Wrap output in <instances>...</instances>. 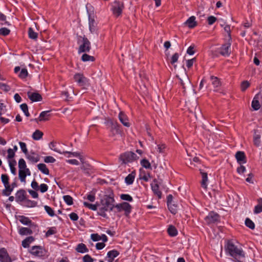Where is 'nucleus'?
<instances>
[{
  "mask_svg": "<svg viewBox=\"0 0 262 262\" xmlns=\"http://www.w3.org/2000/svg\"><path fill=\"white\" fill-rule=\"evenodd\" d=\"M114 202L113 193L111 192L109 194L104 195L101 200L100 204H99L98 214L103 217H106V212L112 211L114 208H115Z\"/></svg>",
  "mask_w": 262,
  "mask_h": 262,
  "instance_id": "1",
  "label": "nucleus"
},
{
  "mask_svg": "<svg viewBox=\"0 0 262 262\" xmlns=\"http://www.w3.org/2000/svg\"><path fill=\"white\" fill-rule=\"evenodd\" d=\"M230 256L234 262H244L245 260V253L236 239L230 238Z\"/></svg>",
  "mask_w": 262,
  "mask_h": 262,
  "instance_id": "2",
  "label": "nucleus"
},
{
  "mask_svg": "<svg viewBox=\"0 0 262 262\" xmlns=\"http://www.w3.org/2000/svg\"><path fill=\"white\" fill-rule=\"evenodd\" d=\"M77 42L79 45L78 53L89 52L91 50V42L85 36H78Z\"/></svg>",
  "mask_w": 262,
  "mask_h": 262,
  "instance_id": "3",
  "label": "nucleus"
},
{
  "mask_svg": "<svg viewBox=\"0 0 262 262\" xmlns=\"http://www.w3.org/2000/svg\"><path fill=\"white\" fill-rule=\"evenodd\" d=\"M138 158L134 152L126 151L120 155L119 160L122 162V164H126L133 162Z\"/></svg>",
  "mask_w": 262,
  "mask_h": 262,
  "instance_id": "4",
  "label": "nucleus"
},
{
  "mask_svg": "<svg viewBox=\"0 0 262 262\" xmlns=\"http://www.w3.org/2000/svg\"><path fill=\"white\" fill-rule=\"evenodd\" d=\"M204 220L207 224L209 225H213L220 221V216L217 213L212 211L209 213Z\"/></svg>",
  "mask_w": 262,
  "mask_h": 262,
  "instance_id": "5",
  "label": "nucleus"
},
{
  "mask_svg": "<svg viewBox=\"0 0 262 262\" xmlns=\"http://www.w3.org/2000/svg\"><path fill=\"white\" fill-rule=\"evenodd\" d=\"M115 208H117L118 211H125V214L127 216L131 212L132 207L128 203L123 202L122 203L118 204L115 205Z\"/></svg>",
  "mask_w": 262,
  "mask_h": 262,
  "instance_id": "6",
  "label": "nucleus"
},
{
  "mask_svg": "<svg viewBox=\"0 0 262 262\" xmlns=\"http://www.w3.org/2000/svg\"><path fill=\"white\" fill-rule=\"evenodd\" d=\"M124 8L123 3L122 2L115 1L112 6L113 14L116 16H119Z\"/></svg>",
  "mask_w": 262,
  "mask_h": 262,
  "instance_id": "7",
  "label": "nucleus"
},
{
  "mask_svg": "<svg viewBox=\"0 0 262 262\" xmlns=\"http://www.w3.org/2000/svg\"><path fill=\"white\" fill-rule=\"evenodd\" d=\"M29 252L32 255L38 257L44 256L46 254V250L39 246L32 247Z\"/></svg>",
  "mask_w": 262,
  "mask_h": 262,
  "instance_id": "8",
  "label": "nucleus"
},
{
  "mask_svg": "<svg viewBox=\"0 0 262 262\" xmlns=\"http://www.w3.org/2000/svg\"><path fill=\"white\" fill-rule=\"evenodd\" d=\"M74 79L81 86H85L88 82V79L80 73L76 74L74 76Z\"/></svg>",
  "mask_w": 262,
  "mask_h": 262,
  "instance_id": "9",
  "label": "nucleus"
},
{
  "mask_svg": "<svg viewBox=\"0 0 262 262\" xmlns=\"http://www.w3.org/2000/svg\"><path fill=\"white\" fill-rule=\"evenodd\" d=\"M150 185L154 194L157 195L159 199H160L161 198L162 192L159 190V186L157 180L154 179Z\"/></svg>",
  "mask_w": 262,
  "mask_h": 262,
  "instance_id": "10",
  "label": "nucleus"
},
{
  "mask_svg": "<svg viewBox=\"0 0 262 262\" xmlns=\"http://www.w3.org/2000/svg\"><path fill=\"white\" fill-rule=\"evenodd\" d=\"M0 261L11 262V259L9 256L7 251L4 248L0 249Z\"/></svg>",
  "mask_w": 262,
  "mask_h": 262,
  "instance_id": "11",
  "label": "nucleus"
},
{
  "mask_svg": "<svg viewBox=\"0 0 262 262\" xmlns=\"http://www.w3.org/2000/svg\"><path fill=\"white\" fill-rule=\"evenodd\" d=\"M118 118L122 124L126 127H129L130 125L128 121V119L126 115L123 112H120L118 115Z\"/></svg>",
  "mask_w": 262,
  "mask_h": 262,
  "instance_id": "12",
  "label": "nucleus"
},
{
  "mask_svg": "<svg viewBox=\"0 0 262 262\" xmlns=\"http://www.w3.org/2000/svg\"><path fill=\"white\" fill-rule=\"evenodd\" d=\"M27 96L32 102L40 101L42 100L41 95L38 93L28 92L27 93Z\"/></svg>",
  "mask_w": 262,
  "mask_h": 262,
  "instance_id": "13",
  "label": "nucleus"
},
{
  "mask_svg": "<svg viewBox=\"0 0 262 262\" xmlns=\"http://www.w3.org/2000/svg\"><path fill=\"white\" fill-rule=\"evenodd\" d=\"M51 117L50 111H43L42 112L38 118L35 119L36 122L38 121H46L48 120Z\"/></svg>",
  "mask_w": 262,
  "mask_h": 262,
  "instance_id": "14",
  "label": "nucleus"
},
{
  "mask_svg": "<svg viewBox=\"0 0 262 262\" xmlns=\"http://www.w3.org/2000/svg\"><path fill=\"white\" fill-rule=\"evenodd\" d=\"M27 158L31 162L35 163L38 162L40 160L39 156L34 152H31L30 154H27Z\"/></svg>",
  "mask_w": 262,
  "mask_h": 262,
  "instance_id": "15",
  "label": "nucleus"
},
{
  "mask_svg": "<svg viewBox=\"0 0 262 262\" xmlns=\"http://www.w3.org/2000/svg\"><path fill=\"white\" fill-rule=\"evenodd\" d=\"M200 173L202 176L201 186L204 189H206L208 181L207 173L201 169H200Z\"/></svg>",
  "mask_w": 262,
  "mask_h": 262,
  "instance_id": "16",
  "label": "nucleus"
},
{
  "mask_svg": "<svg viewBox=\"0 0 262 262\" xmlns=\"http://www.w3.org/2000/svg\"><path fill=\"white\" fill-rule=\"evenodd\" d=\"M26 191L24 189H20L17 191L16 193V201L21 202L26 200Z\"/></svg>",
  "mask_w": 262,
  "mask_h": 262,
  "instance_id": "17",
  "label": "nucleus"
},
{
  "mask_svg": "<svg viewBox=\"0 0 262 262\" xmlns=\"http://www.w3.org/2000/svg\"><path fill=\"white\" fill-rule=\"evenodd\" d=\"M235 158L237 161L240 164L245 163L246 162V157L243 151H237L235 154Z\"/></svg>",
  "mask_w": 262,
  "mask_h": 262,
  "instance_id": "18",
  "label": "nucleus"
},
{
  "mask_svg": "<svg viewBox=\"0 0 262 262\" xmlns=\"http://www.w3.org/2000/svg\"><path fill=\"white\" fill-rule=\"evenodd\" d=\"M189 28H193L196 26V22L195 21V17L194 16L190 17L184 23Z\"/></svg>",
  "mask_w": 262,
  "mask_h": 262,
  "instance_id": "19",
  "label": "nucleus"
},
{
  "mask_svg": "<svg viewBox=\"0 0 262 262\" xmlns=\"http://www.w3.org/2000/svg\"><path fill=\"white\" fill-rule=\"evenodd\" d=\"M82 165L80 167L81 169L86 173H89L90 171L92 170V166L88 163H86L83 158V162H81Z\"/></svg>",
  "mask_w": 262,
  "mask_h": 262,
  "instance_id": "20",
  "label": "nucleus"
},
{
  "mask_svg": "<svg viewBox=\"0 0 262 262\" xmlns=\"http://www.w3.org/2000/svg\"><path fill=\"white\" fill-rule=\"evenodd\" d=\"M34 241V238L33 236H29L26 237L24 240L22 241V246L27 248L29 247L30 245Z\"/></svg>",
  "mask_w": 262,
  "mask_h": 262,
  "instance_id": "21",
  "label": "nucleus"
},
{
  "mask_svg": "<svg viewBox=\"0 0 262 262\" xmlns=\"http://www.w3.org/2000/svg\"><path fill=\"white\" fill-rule=\"evenodd\" d=\"M89 29L91 33H94L96 31L97 24L95 19L91 17H89Z\"/></svg>",
  "mask_w": 262,
  "mask_h": 262,
  "instance_id": "22",
  "label": "nucleus"
},
{
  "mask_svg": "<svg viewBox=\"0 0 262 262\" xmlns=\"http://www.w3.org/2000/svg\"><path fill=\"white\" fill-rule=\"evenodd\" d=\"M260 103L256 95L253 98L251 103V106L254 111L258 110L260 107Z\"/></svg>",
  "mask_w": 262,
  "mask_h": 262,
  "instance_id": "23",
  "label": "nucleus"
},
{
  "mask_svg": "<svg viewBox=\"0 0 262 262\" xmlns=\"http://www.w3.org/2000/svg\"><path fill=\"white\" fill-rule=\"evenodd\" d=\"M68 154L69 155L68 156V157H78L79 158V160H80L81 162H83V157L81 155V154L79 152H70V151H64V154Z\"/></svg>",
  "mask_w": 262,
  "mask_h": 262,
  "instance_id": "24",
  "label": "nucleus"
},
{
  "mask_svg": "<svg viewBox=\"0 0 262 262\" xmlns=\"http://www.w3.org/2000/svg\"><path fill=\"white\" fill-rule=\"evenodd\" d=\"M135 178V172L133 171L132 173L129 174L125 179V182L127 185H130L133 184Z\"/></svg>",
  "mask_w": 262,
  "mask_h": 262,
  "instance_id": "25",
  "label": "nucleus"
},
{
  "mask_svg": "<svg viewBox=\"0 0 262 262\" xmlns=\"http://www.w3.org/2000/svg\"><path fill=\"white\" fill-rule=\"evenodd\" d=\"M229 48V43H226L222 46L220 49V53L223 56H228V49Z\"/></svg>",
  "mask_w": 262,
  "mask_h": 262,
  "instance_id": "26",
  "label": "nucleus"
},
{
  "mask_svg": "<svg viewBox=\"0 0 262 262\" xmlns=\"http://www.w3.org/2000/svg\"><path fill=\"white\" fill-rule=\"evenodd\" d=\"M38 169L43 174L46 175L49 174V170L47 167L46 164L43 163H40L37 165Z\"/></svg>",
  "mask_w": 262,
  "mask_h": 262,
  "instance_id": "27",
  "label": "nucleus"
},
{
  "mask_svg": "<svg viewBox=\"0 0 262 262\" xmlns=\"http://www.w3.org/2000/svg\"><path fill=\"white\" fill-rule=\"evenodd\" d=\"M18 233L21 235H27L31 234L32 233V231L28 228L21 227L19 229Z\"/></svg>",
  "mask_w": 262,
  "mask_h": 262,
  "instance_id": "28",
  "label": "nucleus"
},
{
  "mask_svg": "<svg viewBox=\"0 0 262 262\" xmlns=\"http://www.w3.org/2000/svg\"><path fill=\"white\" fill-rule=\"evenodd\" d=\"M180 83L182 85L183 89H184V92L185 91L186 86H189L191 85L190 81L189 78L187 77H185L184 80L180 79Z\"/></svg>",
  "mask_w": 262,
  "mask_h": 262,
  "instance_id": "29",
  "label": "nucleus"
},
{
  "mask_svg": "<svg viewBox=\"0 0 262 262\" xmlns=\"http://www.w3.org/2000/svg\"><path fill=\"white\" fill-rule=\"evenodd\" d=\"M76 250L78 252L81 253L88 252V249L86 248V246L82 243L78 244Z\"/></svg>",
  "mask_w": 262,
  "mask_h": 262,
  "instance_id": "30",
  "label": "nucleus"
},
{
  "mask_svg": "<svg viewBox=\"0 0 262 262\" xmlns=\"http://www.w3.org/2000/svg\"><path fill=\"white\" fill-rule=\"evenodd\" d=\"M258 204L255 206L254 213L258 214L262 212V199L259 198L258 200Z\"/></svg>",
  "mask_w": 262,
  "mask_h": 262,
  "instance_id": "31",
  "label": "nucleus"
},
{
  "mask_svg": "<svg viewBox=\"0 0 262 262\" xmlns=\"http://www.w3.org/2000/svg\"><path fill=\"white\" fill-rule=\"evenodd\" d=\"M5 189L3 190V194L6 196H9L13 190V188L9 184L4 185Z\"/></svg>",
  "mask_w": 262,
  "mask_h": 262,
  "instance_id": "32",
  "label": "nucleus"
},
{
  "mask_svg": "<svg viewBox=\"0 0 262 262\" xmlns=\"http://www.w3.org/2000/svg\"><path fill=\"white\" fill-rule=\"evenodd\" d=\"M210 80L212 85L214 88L219 87L221 84L220 80L216 77L213 76H210Z\"/></svg>",
  "mask_w": 262,
  "mask_h": 262,
  "instance_id": "33",
  "label": "nucleus"
},
{
  "mask_svg": "<svg viewBox=\"0 0 262 262\" xmlns=\"http://www.w3.org/2000/svg\"><path fill=\"white\" fill-rule=\"evenodd\" d=\"M19 221L25 225H30L32 224V221L28 217L25 216H19Z\"/></svg>",
  "mask_w": 262,
  "mask_h": 262,
  "instance_id": "34",
  "label": "nucleus"
},
{
  "mask_svg": "<svg viewBox=\"0 0 262 262\" xmlns=\"http://www.w3.org/2000/svg\"><path fill=\"white\" fill-rule=\"evenodd\" d=\"M168 233L171 236H176L178 234V231L176 228L172 225L169 226L167 229Z\"/></svg>",
  "mask_w": 262,
  "mask_h": 262,
  "instance_id": "35",
  "label": "nucleus"
},
{
  "mask_svg": "<svg viewBox=\"0 0 262 262\" xmlns=\"http://www.w3.org/2000/svg\"><path fill=\"white\" fill-rule=\"evenodd\" d=\"M81 60L84 61H94L95 58L94 56L89 55L86 53L83 54L81 57Z\"/></svg>",
  "mask_w": 262,
  "mask_h": 262,
  "instance_id": "36",
  "label": "nucleus"
},
{
  "mask_svg": "<svg viewBox=\"0 0 262 262\" xmlns=\"http://www.w3.org/2000/svg\"><path fill=\"white\" fill-rule=\"evenodd\" d=\"M119 254V253L118 251L113 250L108 252L107 255L109 258H111L112 260H114V259L118 256Z\"/></svg>",
  "mask_w": 262,
  "mask_h": 262,
  "instance_id": "37",
  "label": "nucleus"
},
{
  "mask_svg": "<svg viewBox=\"0 0 262 262\" xmlns=\"http://www.w3.org/2000/svg\"><path fill=\"white\" fill-rule=\"evenodd\" d=\"M83 205L85 207L93 211L97 210L98 207H99V204H92L86 202H84Z\"/></svg>",
  "mask_w": 262,
  "mask_h": 262,
  "instance_id": "38",
  "label": "nucleus"
},
{
  "mask_svg": "<svg viewBox=\"0 0 262 262\" xmlns=\"http://www.w3.org/2000/svg\"><path fill=\"white\" fill-rule=\"evenodd\" d=\"M29 37L33 39H36L38 37V33L34 32L32 28H29L28 30Z\"/></svg>",
  "mask_w": 262,
  "mask_h": 262,
  "instance_id": "39",
  "label": "nucleus"
},
{
  "mask_svg": "<svg viewBox=\"0 0 262 262\" xmlns=\"http://www.w3.org/2000/svg\"><path fill=\"white\" fill-rule=\"evenodd\" d=\"M168 208L171 213L175 214L178 211V206L176 204L172 203L167 205Z\"/></svg>",
  "mask_w": 262,
  "mask_h": 262,
  "instance_id": "40",
  "label": "nucleus"
},
{
  "mask_svg": "<svg viewBox=\"0 0 262 262\" xmlns=\"http://www.w3.org/2000/svg\"><path fill=\"white\" fill-rule=\"evenodd\" d=\"M245 225L247 227L251 229L255 228V224L249 218H247L245 220Z\"/></svg>",
  "mask_w": 262,
  "mask_h": 262,
  "instance_id": "41",
  "label": "nucleus"
},
{
  "mask_svg": "<svg viewBox=\"0 0 262 262\" xmlns=\"http://www.w3.org/2000/svg\"><path fill=\"white\" fill-rule=\"evenodd\" d=\"M19 178L21 182H25L26 174L24 169L19 170L18 171Z\"/></svg>",
  "mask_w": 262,
  "mask_h": 262,
  "instance_id": "42",
  "label": "nucleus"
},
{
  "mask_svg": "<svg viewBox=\"0 0 262 262\" xmlns=\"http://www.w3.org/2000/svg\"><path fill=\"white\" fill-rule=\"evenodd\" d=\"M49 146H50V148L52 150H54V151H56V152H58V153H59V154H64V151H62L61 150H59V149H58L56 147V144H55V143H54V142H51V143H50V144H49Z\"/></svg>",
  "mask_w": 262,
  "mask_h": 262,
  "instance_id": "43",
  "label": "nucleus"
},
{
  "mask_svg": "<svg viewBox=\"0 0 262 262\" xmlns=\"http://www.w3.org/2000/svg\"><path fill=\"white\" fill-rule=\"evenodd\" d=\"M250 85V83L246 80L242 82L241 84V89L242 92L245 91Z\"/></svg>",
  "mask_w": 262,
  "mask_h": 262,
  "instance_id": "44",
  "label": "nucleus"
},
{
  "mask_svg": "<svg viewBox=\"0 0 262 262\" xmlns=\"http://www.w3.org/2000/svg\"><path fill=\"white\" fill-rule=\"evenodd\" d=\"M110 124L111 125L112 129L116 130V131H118L121 129V126L117 122L111 121Z\"/></svg>",
  "mask_w": 262,
  "mask_h": 262,
  "instance_id": "45",
  "label": "nucleus"
},
{
  "mask_svg": "<svg viewBox=\"0 0 262 262\" xmlns=\"http://www.w3.org/2000/svg\"><path fill=\"white\" fill-rule=\"evenodd\" d=\"M149 178H150V175L148 173L143 172L140 174V179L144 180L145 182H148Z\"/></svg>",
  "mask_w": 262,
  "mask_h": 262,
  "instance_id": "46",
  "label": "nucleus"
},
{
  "mask_svg": "<svg viewBox=\"0 0 262 262\" xmlns=\"http://www.w3.org/2000/svg\"><path fill=\"white\" fill-rule=\"evenodd\" d=\"M20 107L21 110L23 111L24 114L27 117H29L30 116V114L28 111V105L26 103H23L20 105Z\"/></svg>",
  "mask_w": 262,
  "mask_h": 262,
  "instance_id": "47",
  "label": "nucleus"
},
{
  "mask_svg": "<svg viewBox=\"0 0 262 262\" xmlns=\"http://www.w3.org/2000/svg\"><path fill=\"white\" fill-rule=\"evenodd\" d=\"M45 210L47 212V213L50 216H54L55 215L54 211L53 210V209L50 207V206H48L47 205H45L44 206Z\"/></svg>",
  "mask_w": 262,
  "mask_h": 262,
  "instance_id": "48",
  "label": "nucleus"
},
{
  "mask_svg": "<svg viewBox=\"0 0 262 262\" xmlns=\"http://www.w3.org/2000/svg\"><path fill=\"white\" fill-rule=\"evenodd\" d=\"M260 136L259 135L255 134L253 137V142L255 145L258 146L260 143Z\"/></svg>",
  "mask_w": 262,
  "mask_h": 262,
  "instance_id": "49",
  "label": "nucleus"
},
{
  "mask_svg": "<svg viewBox=\"0 0 262 262\" xmlns=\"http://www.w3.org/2000/svg\"><path fill=\"white\" fill-rule=\"evenodd\" d=\"M141 165L146 169L151 168V165L149 161L144 159L141 161Z\"/></svg>",
  "mask_w": 262,
  "mask_h": 262,
  "instance_id": "50",
  "label": "nucleus"
},
{
  "mask_svg": "<svg viewBox=\"0 0 262 262\" xmlns=\"http://www.w3.org/2000/svg\"><path fill=\"white\" fill-rule=\"evenodd\" d=\"M63 200L64 202L67 203L68 205H71L73 204V198L69 195H64L63 196Z\"/></svg>",
  "mask_w": 262,
  "mask_h": 262,
  "instance_id": "51",
  "label": "nucleus"
},
{
  "mask_svg": "<svg viewBox=\"0 0 262 262\" xmlns=\"http://www.w3.org/2000/svg\"><path fill=\"white\" fill-rule=\"evenodd\" d=\"M57 230L56 227H52L50 228L46 233V236L48 237L51 235L56 233Z\"/></svg>",
  "mask_w": 262,
  "mask_h": 262,
  "instance_id": "52",
  "label": "nucleus"
},
{
  "mask_svg": "<svg viewBox=\"0 0 262 262\" xmlns=\"http://www.w3.org/2000/svg\"><path fill=\"white\" fill-rule=\"evenodd\" d=\"M18 168L19 170L25 169L27 168V165L25 161L23 159H19L18 161Z\"/></svg>",
  "mask_w": 262,
  "mask_h": 262,
  "instance_id": "53",
  "label": "nucleus"
},
{
  "mask_svg": "<svg viewBox=\"0 0 262 262\" xmlns=\"http://www.w3.org/2000/svg\"><path fill=\"white\" fill-rule=\"evenodd\" d=\"M120 198L122 200L127 201L128 202H132L133 201V198L128 194H121Z\"/></svg>",
  "mask_w": 262,
  "mask_h": 262,
  "instance_id": "54",
  "label": "nucleus"
},
{
  "mask_svg": "<svg viewBox=\"0 0 262 262\" xmlns=\"http://www.w3.org/2000/svg\"><path fill=\"white\" fill-rule=\"evenodd\" d=\"M37 202L29 200H25V205L28 207H34L36 206Z\"/></svg>",
  "mask_w": 262,
  "mask_h": 262,
  "instance_id": "55",
  "label": "nucleus"
},
{
  "mask_svg": "<svg viewBox=\"0 0 262 262\" xmlns=\"http://www.w3.org/2000/svg\"><path fill=\"white\" fill-rule=\"evenodd\" d=\"M42 132H33L32 137L34 140H38L42 138Z\"/></svg>",
  "mask_w": 262,
  "mask_h": 262,
  "instance_id": "56",
  "label": "nucleus"
},
{
  "mask_svg": "<svg viewBox=\"0 0 262 262\" xmlns=\"http://www.w3.org/2000/svg\"><path fill=\"white\" fill-rule=\"evenodd\" d=\"M9 177L6 174H3L1 176V180L4 184V185H6L7 184H9Z\"/></svg>",
  "mask_w": 262,
  "mask_h": 262,
  "instance_id": "57",
  "label": "nucleus"
},
{
  "mask_svg": "<svg viewBox=\"0 0 262 262\" xmlns=\"http://www.w3.org/2000/svg\"><path fill=\"white\" fill-rule=\"evenodd\" d=\"M19 144L21 150L23 151V152L26 155H27V154L28 153V149H27L26 143L24 142H19Z\"/></svg>",
  "mask_w": 262,
  "mask_h": 262,
  "instance_id": "58",
  "label": "nucleus"
},
{
  "mask_svg": "<svg viewBox=\"0 0 262 262\" xmlns=\"http://www.w3.org/2000/svg\"><path fill=\"white\" fill-rule=\"evenodd\" d=\"M28 73L26 69H22L19 74V77L21 78H25L28 76Z\"/></svg>",
  "mask_w": 262,
  "mask_h": 262,
  "instance_id": "59",
  "label": "nucleus"
},
{
  "mask_svg": "<svg viewBox=\"0 0 262 262\" xmlns=\"http://www.w3.org/2000/svg\"><path fill=\"white\" fill-rule=\"evenodd\" d=\"M48 189V186L46 184H41L39 186V190L41 193H44L47 191Z\"/></svg>",
  "mask_w": 262,
  "mask_h": 262,
  "instance_id": "60",
  "label": "nucleus"
},
{
  "mask_svg": "<svg viewBox=\"0 0 262 262\" xmlns=\"http://www.w3.org/2000/svg\"><path fill=\"white\" fill-rule=\"evenodd\" d=\"M10 30L6 28H2L0 29V35L7 36L9 34Z\"/></svg>",
  "mask_w": 262,
  "mask_h": 262,
  "instance_id": "61",
  "label": "nucleus"
},
{
  "mask_svg": "<svg viewBox=\"0 0 262 262\" xmlns=\"http://www.w3.org/2000/svg\"><path fill=\"white\" fill-rule=\"evenodd\" d=\"M0 88L2 90H3L6 92L9 91L11 89V88L10 86L7 85L6 84L2 83V82H0Z\"/></svg>",
  "mask_w": 262,
  "mask_h": 262,
  "instance_id": "62",
  "label": "nucleus"
},
{
  "mask_svg": "<svg viewBox=\"0 0 262 262\" xmlns=\"http://www.w3.org/2000/svg\"><path fill=\"white\" fill-rule=\"evenodd\" d=\"M179 54L177 53H174L171 57L170 63L172 64H174V63L177 62L179 58Z\"/></svg>",
  "mask_w": 262,
  "mask_h": 262,
  "instance_id": "63",
  "label": "nucleus"
},
{
  "mask_svg": "<svg viewBox=\"0 0 262 262\" xmlns=\"http://www.w3.org/2000/svg\"><path fill=\"white\" fill-rule=\"evenodd\" d=\"M83 261L84 262H94V259L89 255L87 254L83 256Z\"/></svg>",
  "mask_w": 262,
  "mask_h": 262,
  "instance_id": "64",
  "label": "nucleus"
}]
</instances>
